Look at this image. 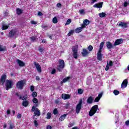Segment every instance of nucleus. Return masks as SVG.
<instances>
[{
	"label": "nucleus",
	"mask_w": 129,
	"mask_h": 129,
	"mask_svg": "<svg viewBox=\"0 0 129 129\" xmlns=\"http://www.w3.org/2000/svg\"><path fill=\"white\" fill-rule=\"evenodd\" d=\"M29 104H30V102L28 100H25L22 102V105L25 107H27Z\"/></svg>",
	"instance_id": "obj_23"
},
{
	"label": "nucleus",
	"mask_w": 129,
	"mask_h": 129,
	"mask_svg": "<svg viewBox=\"0 0 129 129\" xmlns=\"http://www.w3.org/2000/svg\"><path fill=\"white\" fill-rule=\"evenodd\" d=\"M103 46H104V42H102L100 44L98 52L97 53V59L98 61H102V49H103Z\"/></svg>",
	"instance_id": "obj_1"
},
{
	"label": "nucleus",
	"mask_w": 129,
	"mask_h": 129,
	"mask_svg": "<svg viewBox=\"0 0 129 129\" xmlns=\"http://www.w3.org/2000/svg\"><path fill=\"white\" fill-rule=\"evenodd\" d=\"M34 124L35 126V127H37V126H39V122H38V121L35 120L34 121Z\"/></svg>",
	"instance_id": "obj_39"
},
{
	"label": "nucleus",
	"mask_w": 129,
	"mask_h": 129,
	"mask_svg": "<svg viewBox=\"0 0 129 129\" xmlns=\"http://www.w3.org/2000/svg\"><path fill=\"white\" fill-rule=\"evenodd\" d=\"M31 24H32L33 25H37V22H36L34 21H31Z\"/></svg>",
	"instance_id": "obj_56"
},
{
	"label": "nucleus",
	"mask_w": 129,
	"mask_h": 129,
	"mask_svg": "<svg viewBox=\"0 0 129 129\" xmlns=\"http://www.w3.org/2000/svg\"><path fill=\"white\" fill-rule=\"evenodd\" d=\"M52 117V113L51 112H48L46 114V117L47 119H50Z\"/></svg>",
	"instance_id": "obj_28"
},
{
	"label": "nucleus",
	"mask_w": 129,
	"mask_h": 129,
	"mask_svg": "<svg viewBox=\"0 0 129 129\" xmlns=\"http://www.w3.org/2000/svg\"><path fill=\"white\" fill-rule=\"evenodd\" d=\"M36 106H33L32 107V112H34V116H40L41 115V111L39 110V108H36Z\"/></svg>",
	"instance_id": "obj_6"
},
{
	"label": "nucleus",
	"mask_w": 129,
	"mask_h": 129,
	"mask_svg": "<svg viewBox=\"0 0 129 129\" xmlns=\"http://www.w3.org/2000/svg\"><path fill=\"white\" fill-rule=\"evenodd\" d=\"M106 47H107V49H108V50L112 49L113 48L112 43L111 42H110V41H108L106 43Z\"/></svg>",
	"instance_id": "obj_15"
},
{
	"label": "nucleus",
	"mask_w": 129,
	"mask_h": 129,
	"mask_svg": "<svg viewBox=\"0 0 129 129\" xmlns=\"http://www.w3.org/2000/svg\"><path fill=\"white\" fill-rule=\"evenodd\" d=\"M7 74H4L2 75L0 78V85H4L6 83V80H7Z\"/></svg>",
	"instance_id": "obj_9"
},
{
	"label": "nucleus",
	"mask_w": 129,
	"mask_h": 129,
	"mask_svg": "<svg viewBox=\"0 0 129 129\" xmlns=\"http://www.w3.org/2000/svg\"><path fill=\"white\" fill-rule=\"evenodd\" d=\"M30 90H31V91H32L33 92V91H34V90H35V87H34V86H31L30 87Z\"/></svg>",
	"instance_id": "obj_49"
},
{
	"label": "nucleus",
	"mask_w": 129,
	"mask_h": 129,
	"mask_svg": "<svg viewBox=\"0 0 129 129\" xmlns=\"http://www.w3.org/2000/svg\"><path fill=\"white\" fill-rule=\"evenodd\" d=\"M46 129H52V126L50 125H48L46 126Z\"/></svg>",
	"instance_id": "obj_58"
},
{
	"label": "nucleus",
	"mask_w": 129,
	"mask_h": 129,
	"mask_svg": "<svg viewBox=\"0 0 129 129\" xmlns=\"http://www.w3.org/2000/svg\"><path fill=\"white\" fill-rule=\"evenodd\" d=\"M118 26H119V27H121V28L126 29V28H127V23L120 22V23H119Z\"/></svg>",
	"instance_id": "obj_16"
},
{
	"label": "nucleus",
	"mask_w": 129,
	"mask_h": 129,
	"mask_svg": "<svg viewBox=\"0 0 129 129\" xmlns=\"http://www.w3.org/2000/svg\"><path fill=\"white\" fill-rule=\"evenodd\" d=\"M17 31L16 29H12L11 30L8 36L9 38H12V37H14V36H15L17 34Z\"/></svg>",
	"instance_id": "obj_11"
},
{
	"label": "nucleus",
	"mask_w": 129,
	"mask_h": 129,
	"mask_svg": "<svg viewBox=\"0 0 129 129\" xmlns=\"http://www.w3.org/2000/svg\"><path fill=\"white\" fill-rule=\"evenodd\" d=\"M109 66L108 65V62L107 63V64L106 66V68L105 69V71H108V70L109 69Z\"/></svg>",
	"instance_id": "obj_45"
},
{
	"label": "nucleus",
	"mask_w": 129,
	"mask_h": 129,
	"mask_svg": "<svg viewBox=\"0 0 129 129\" xmlns=\"http://www.w3.org/2000/svg\"><path fill=\"white\" fill-rule=\"evenodd\" d=\"M103 5V2H100L98 4H95L93 7L94 8H97L98 9H101L102 6Z\"/></svg>",
	"instance_id": "obj_20"
},
{
	"label": "nucleus",
	"mask_w": 129,
	"mask_h": 129,
	"mask_svg": "<svg viewBox=\"0 0 129 129\" xmlns=\"http://www.w3.org/2000/svg\"><path fill=\"white\" fill-rule=\"evenodd\" d=\"M52 23H53V24H57V23H58V20L57 19V17H54L53 18Z\"/></svg>",
	"instance_id": "obj_35"
},
{
	"label": "nucleus",
	"mask_w": 129,
	"mask_h": 129,
	"mask_svg": "<svg viewBox=\"0 0 129 129\" xmlns=\"http://www.w3.org/2000/svg\"><path fill=\"white\" fill-rule=\"evenodd\" d=\"M89 51H88L85 48L83 49V51L82 52V55L83 57H87L89 55Z\"/></svg>",
	"instance_id": "obj_14"
},
{
	"label": "nucleus",
	"mask_w": 129,
	"mask_h": 129,
	"mask_svg": "<svg viewBox=\"0 0 129 129\" xmlns=\"http://www.w3.org/2000/svg\"><path fill=\"white\" fill-rule=\"evenodd\" d=\"M74 125V123H71L70 122L69 124V127H72V126H73Z\"/></svg>",
	"instance_id": "obj_51"
},
{
	"label": "nucleus",
	"mask_w": 129,
	"mask_h": 129,
	"mask_svg": "<svg viewBox=\"0 0 129 129\" xmlns=\"http://www.w3.org/2000/svg\"><path fill=\"white\" fill-rule=\"evenodd\" d=\"M66 116H67V114H64L63 115L60 116V117L59 118V121H63V120H64V119L66 118Z\"/></svg>",
	"instance_id": "obj_26"
},
{
	"label": "nucleus",
	"mask_w": 129,
	"mask_h": 129,
	"mask_svg": "<svg viewBox=\"0 0 129 129\" xmlns=\"http://www.w3.org/2000/svg\"><path fill=\"white\" fill-rule=\"evenodd\" d=\"M97 110H98V105H95L93 106L89 112V116H93L96 113Z\"/></svg>",
	"instance_id": "obj_3"
},
{
	"label": "nucleus",
	"mask_w": 129,
	"mask_h": 129,
	"mask_svg": "<svg viewBox=\"0 0 129 129\" xmlns=\"http://www.w3.org/2000/svg\"><path fill=\"white\" fill-rule=\"evenodd\" d=\"M87 102L89 104H92V103L93 102V98L92 96L89 97L87 99Z\"/></svg>",
	"instance_id": "obj_21"
},
{
	"label": "nucleus",
	"mask_w": 129,
	"mask_h": 129,
	"mask_svg": "<svg viewBox=\"0 0 129 129\" xmlns=\"http://www.w3.org/2000/svg\"><path fill=\"white\" fill-rule=\"evenodd\" d=\"M57 8H62V4L60 3H58L56 4Z\"/></svg>",
	"instance_id": "obj_48"
},
{
	"label": "nucleus",
	"mask_w": 129,
	"mask_h": 129,
	"mask_svg": "<svg viewBox=\"0 0 129 129\" xmlns=\"http://www.w3.org/2000/svg\"><path fill=\"white\" fill-rule=\"evenodd\" d=\"M38 50L40 53H42L44 51H45V48H44V47L42 48L41 47H39L38 48Z\"/></svg>",
	"instance_id": "obj_40"
},
{
	"label": "nucleus",
	"mask_w": 129,
	"mask_h": 129,
	"mask_svg": "<svg viewBox=\"0 0 129 129\" xmlns=\"http://www.w3.org/2000/svg\"><path fill=\"white\" fill-rule=\"evenodd\" d=\"M9 129H13V128H15V123H13L12 122H11L9 123Z\"/></svg>",
	"instance_id": "obj_29"
},
{
	"label": "nucleus",
	"mask_w": 129,
	"mask_h": 129,
	"mask_svg": "<svg viewBox=\"0 0 129 129\" xmlns=\"http://www.w3.org/2000/svg\"><path fill=\"white\" fill-rule=\"evenodd\" d=\"M23 10H22L20 8H17L16 9V14H17V15H22V14H23Z\"/></svg>",
	"instance_id": "obj_25"
},
{
	"label": "nucleus",
	"mask_w": 129,
	"mask_h": 129,
	"mask_svg": "<svg viewBox=\"0 0 129 129\" xmlns=\"http://www.w3.org/2000/svg\"><path fill=\"white\" fill-rule=\"evenodd\" d=\"M5 86H6V89L7 90H9V89H11V88H13V86H14V83H13V81L11 80H7Z\"/></svg>",
	"instance_id": "obj_7"
},
{
	"label": "nucleus",
	"mask_w": 129,
	"mask_h": 129,
	"mask_svg": "<svg viewBox=\"0 0 129 129\" xmlns=\"http://www.w3.org/2000/svg\"><path fill=\"white\" fill-rule=\"evenodd\" d=\"M36 39L37 37H36V36H32L30 37V40L32 41V42H35Z\"/></svg>",
	"instance_id": "obj_41"
},
{
	"label": "nucleus",
	"mask_w": 129,
	"mask_h": 129,
	"mask_svg": "<svg viewBox=\"0 0 129 129\" xmlns=\"http://www.w3.org/2000/svg\"><path fill=\"white\" fill-rule=\"evenodd\" d=\"M71 23V19H69L67 22L65 24V26H68V25H70V24Z\"/></svg>",
	"instance_id": "obj_37"
},
{
	"label": "nucleus",
	"mask_w": 129,
	"mask_h": 129,
	"mask_svg": "<svg viewBox=\"0 0 129 129\" xmlns=\"http://www.w3.org/2000/svg\"><path fill=\"white\" fill-rule=\"evenodd\" d=\"M127 83H128L127 80L125 79L121 84V88H125V87L127 86Z\"/></svg>",
	"instance_id": "obj_19"
},
{
	"label": "nucleus",
	"mask_w": 129,
	"mask_h": 129,
	"mask_svg": "<svg viewBox=\"0 0 129 129\" xmlns=\"http://www.w3.org/2000/svg\"><path fill=\"white\" fill-rule=\"evenodd\" d=\"M26 85V79H24L21 81H18L16 83V88H17L18 89H20V90H22L24 88V87Z\"/></svg>",
	"instance_id": "obj_2"
},
{
	"label": "nucleus",
	"mask_w": 129,
	"mask_h": 129,
	"mask_svg": "<svg viewBox=\"0 0 129 129\" xmlns=\"http://www.w3.org/2000/svg\"><path fill=\"white\" fill-rule=\"evenodd\" d=\"M69 79H70V77H69L64 78L62 80V83H65V82H67V81H68V80H69ZM61 83H62V82H61Z\"/></svg>",
	"instance_id": "obj_33"
},
{
	"label": "nucleus",
	"mask_w": 129,
	"mask_h": 129,
	"mask_svg": "<svg viewBox=\"0 0 129 129\" xmlns=\"http://www.w3.org/2000/svg\"><path fill=\"white\" fill-rule=\"evenodd\" d=\"M4 16H5V17H8V16H9V13L8 12H5L4 13Z\"/></svg>",
	"instance_id": "obj_53"
},
{
	"label": "nucleus",
	"mask_w": 129,
	"mask_h": 129,
	"mask_svg": "<svg viewBox=\"0 0 129 129\" xmlns=\"http://www.w3.org/2000/svg\"><path fill=\"white\" fill-rule=\"evenodd\" d=\"M22 117V114L18 113L17 114V118H21Z\"/></svg>",
	"instance_id": "obj_57"
},
{
	"label": "nucleus",
	"mask_w": 129,
	"mask_h": 129,
	"mask_svg": "<svg viewBox=\"0 0 129 129\" xmlns=\"http://www.w3.org/2000/svg\"><path fill=\"white\" fill-rule=\"evenodd\" d=\"M9 26L8 25H3L2 30H8Z\"/></svg>",
	"instance_id": "obj_43"
},
{
	"label": "nucleus",
	"mask_w": 129,
	"mask_h": 129,
	"mask_svg": "<svg viewBox=\"0 0 129 129\" xmlns=\"http://www.w3.org/2000/svg\"><path fill=\"white\" fill-rule=\"evenodd\" d=\"M71 96L69 94H62L61 95V98L64 99V100H66V99H70Z\"/></svg>",
	"instance_id": "obj_18"
},
{
	"label": "nucleus",
	"mask_w": 129,
	"mask_h": 129,
	"mask_svg": "<svg viewBox=\"0 0 129 129\" xmlns=\"http://www.w3.org/2000/svg\"><path fill=\"white\" fill-rule=\"evenodd\" d=\"M99 100H100V99L99 97H97L94 99V102H98V101H99Z\"/></svg>",
	"instance_id": "obj_44"
},
{
	"label": "nucleus",
	"mask_w": 129,
	"mask_h": 129,
	"mask_svg": "<svg viewBox=\"0 0 129 129\" xmlns=\"http://www.w3.org/2000/svg\"><path fill=\"white\" fill-rule=\"evenodd\" d=\"M102 93H101L100 94H98V97L100 99V98H101V97H102Z\"/></svg>",
	"instance_id": "obj_54"
},
{
	"label": "nucleus",
	"mask_w": 129,
	"mask_h": 129,
	"mask_svg": "<svg viewBox=\"0 0 129 129\" xmlns=\"http://www.w3.org/2000/svg\"><path fill=\"white\" fill-rule=\"evenodd\" d=\"M7 113L8 115L11 114V110L10 109L7 110Z\"/></svg>",
	"instance_id": "obj_59"
},
{
	"label": "nucleus",
	"mask_w": 129,
	"mask_h": 129,
	"mask_svg": "<svg viewBox=\"0 0 129 129\" xmlns=\"http://www.w3.org/2000/svg\"><path fill=\"white\" fill-rule=\"evenodd\" d=\"M40 77H39L38 76H36V80H37V81H40Z\"/></svg>",
	"instance_id": "obj_60"
},
{
	"label": "nucleus",
	"mask_w": 129,
	"mask_h": 129,
	"mask_svg": "<svg viewBox=\"0 0 129 129\" xmlns=\"http://www.w3.org/2000/svg\"><path fill=\"white\" fill-rule=\"evenodd\" d=\"M32 101L33 102V103H35L36 104V106H38V99L36 98H34L32 99Z\"/></svg>",
	"instance_id": "obj_30"
},
{
	"label": "nucleus",
	"mask_w": 129,
	"mask_h": 129,
	"mask_svg": "<svg viewBox=\"0 0 129 129\" xmlns=\"http://www.w3.org/2000/svg\"><path fill=\"white\" fill-rule=\"evenodd\" d=\"M127 5H128V3H127L126 2H125L123 4V7H127Z\"/></svg>",
	"instance_id": "obj_55"
},
{
	"label": "nucleus",
	"mask_w": 129,
	"mask_h": 129,
	"mask_svg": "<svg viewBox=\"0 0 129 129\" xmlns=\"http://www.w3.org/2000/svg\"><path fill=\"white\" fill-rule=\"evenodd\" d=\"M79 12L80 14H81V15H82L83 14H84V10H83V9L79 10Z\"/></svg>",
	"instance_id": "obj_52"
},
{
	"label": "nucleus",
	"mask_w": 129,
	"mask_h": 129,
	"mask_svg": "<svg viewBox=\"0 0 129 129\" xmlns=\"http://www.w3.org/2000/svg\"><path fill=\"white\" fill-rule=\"evenodd\" d=\"M123 43V40L122 38L118 39L115 40L113 45L114 46H118V45H120V44H122Z\"/></svg>",
	"instance_id": "obj_12"
},
{
	"label": "nucleus",
	"mask_w": 129,
	"mask_h": 129,
	"mask_svg": "<svg viewBox=\"0 0 129 129\" xmlns=\"http://www.w3.org/2000/svg\"><path fill=\"white\" fill-rule=\"evenodd\" d=\"M125 123L126 125H129V120H126L125 122Z\"/></svg>",
	"instance_id": "obj_62"
},
{
	"label": "nucleus",
	"mask_w": 129,
	"mask_h": 129,
	"mask_svg": "<svg viewBox=\"0 0 129 129\" xmlns=\"http://www.w3.org/2000/svg\"><path fill=\"white\" fill-rule=\"evenodd\" d=\"M74 32H75L74 30H70L69 32L68 33V36L69 37L71 36V35H73V34H74Z\"/></svg>",
	"instance_id": "obj_32"
},
{
	"label": "nucleus",
	"mask_w": 129,
	"mask_h": 129,
	"mask_svg": "<svg viewBox=\"0 0 129 129\" xmlns=\"http://www.w3.org/2000/svg\"><path fill=\"white\" fill-rule=\"evenodd\" d=\"M60 102V101L58 100H56L55 101V103L56 104H58V103H59Z\"/></svg>",
	"instance_id": "obj_64"
},
{
	"label": "nucleus",
	"mask_w": 129,
	"mask_h": 129,
	"mask_svg": "<svg viewBox=\"0 0 129 129\" xmlns=\"http://www.w3.org/2000/svg\"><path fill=\"white\" fill-rule=\"evenodd\" d=\"M83 24H82V26H83V28L84 29L86 28V26H88L89 25V23H90V21L87 19H85L83 21Z\"/></svg>",
	"instance_id": "obj_13"
},
{
	"label": "nucleus",
	"mask_w": 129,
	"mask_h": 129,
	"mask_svg": "<svg viewBox=\"0 0 129 129\" xmlns=\"http://www.w3.org/2000/svg\"><path fill=\"white\" fill-rule=\"evenodd\" d=\"M38 16H43V13L41 12H38Z\"/></svg>",
	"instance_id": "obj_61"
},
{
	"label": "nucleus",
	"mask_w": 129,
	"mask_h": 129,
	"mask_svg": "<svg viewBox=\"0 0 129 129\" xmlns=\"http://www.w3.org/2000/svg\"><path fill=\"white\" fill-rule=\"evenodd\" d=\"M56 73V70L55 69H53L52 71H51V74H52V75H54Z\"/></svg>",
	"instance_id": "obj_50"
},
{
	"label": "nucleus",
	"mask_w": 129,
	"mask_h": 129,
	"mask_svg": "<svg viewBox=\"0 0 129 129\" xmlns=\"http://www.w3.org/2000/svg\"><path fill=\"white\" fill-rule=\"evenodd\" d=\"M84 90L82 89H79L78 90V94H82L83 93Z\"/></svg>",
	"instance_id": "obj_38"
},
{
	"label": "nucleus",
	"mask_w": 129,
	"mask_h": 129,
	"mask_svg": "<svg viewBox=\"0 0 129 129\" xmlns=\"http://www.w3.org/2000/svg\"><path fill=\"white\" fill-rule=\"evenodd\" d=\"M53 114L55 115H56V114H58V110H57V109L55 108L53 110Z\"/></svg>",
	"instance_id": "obj_46"
},
{
	"label": "nucleus",
	"mask_w": 129,
	"mask_h": 129,
	"mask_svg": "<svg viewBox=\"0 0 129 129\" xmlns=\"http://www.w3.org/2000/svg\"><path fill=\"white\" fill-rule=\"evenodd\" d=\"M82 29H84L83 26L81 25V27H78L77 29H76L75 30V32L76 33V34H78L79 33H80V32H81V31H82Z\"/></svg>",
	"instance_id": "obj_24"
},
{
	"label": "nucleus",
	"mask_w": 129,
	"mask_h": 129,
	"mask_svg": "<svg viewBox=\"0 0 129 129\" xmlns=\"http://www.w3.org/2000/svg\"><path fill=\"white\" fill-rule=\"evenodd\" d=\"M113 65V62H112L111 60H110L108 63V66L111 67Z\"/></svg>",
	"instance_id": "obj_47"
},
{
	"label": "nucleus",
	"mask_w": 129,
	"mask_h": 129,
	"mask_svg": "<svg viewBox=\"0 0 129 129\" xmlns=\"http://www.w3.org/2000/svg\"><path fill=\"white\" fill-rule=\"evenodd\" d=\"M17 63L20 67H24L25 65V62L20 59H17Z\"/></svg>",
	"instance_id": "obj_22"
},
{
	"label": "nucleus",
	"mask_w": 129,
	"mask_h": 129,
	"mask_svg": "<svg viewBox=\"0 0 129 129\" xmlns=\"http://www.w3.org/2000/svg\"><path fill=\"white\" fill-rule=\"evenodd\" d=\"M114 95H118L119 94V91L116 90H114L113 91Z\"/></svg>",
	"instance_id": "obj_42"
},
{
	"label": "nucleus",
	"mask_w": 129,
	"mask_h": 129,
	"mask_svg": "<svg viewBox=\"0 0 129 129\" xmlns=\"http://www.w3.org/2000/svg\"><path fill=\"white\" fill-rule=\"evenodd\" d=\"M73 56L75 59L78 58V46L75 45L72 47Z\"/></svg>",
	"instance_id": "obj_5"
},
{
	"label": "nucleus",
	"mask_w": 129,
	"mask_h": 129,
	"mask_svg": "<svg viewBox=\"0 0 129 129\" xmlns=\"http://www.w3.org/2000/svg\"><path fill=\"white\" fill-rule=\"evenodd\" d=\"M42 28H43V29H44V30H47V29H48V26H44L43 27H42Z\"/></svg>",
	"instance_id": "obj_63"
},
{
	"label": "nucleus",
	"mask_w": 129,
	"mask_h": 129,
	"mask_svg": "<svg viewBox=\"0 0 129 129\" xmlns=\"http://www.w3.org/2000/svg\"><path fill=\"white\" fill-rule=\"evenodd\" d=\"M15 95H17L18 97H19V99H21L22 100L26 101L28 98L26 96H22L21 95L19 94V93H16Z\"/></svg>",
	"instance_id": "obj_17"
},
{
	"label": "nucleus",
	"mask_w": 129,
	"mask_h": 129,
	"mask_svg": "<svg viewBox=\"0 0 129 129\" xmlns=\"http://www.w3.org/2000/svg\"><path fill=\"white\" fill-rule=\"evenodd\" d=\"M82 100L81 99L79 100V103L77 105L76 107V113L78 114L80 112V110H81V108L82 107Z\"/></svg>",
	"instance_id": "obj_8"
},
{
	"label": "nucleus",
	"mask_w": 129,
	"mask_h": 129,
	"mask_svg": "<svg viewBox=\"0 0 129 129\" xmlns=\"http://www.w3.org/2000/svg\"><path fill=\"white\" fill-rule=\"evenodd\" d=\"M87 49L89 52H91V51L93 50V46H92V45H89L88 46Z\"/></svg>",
	"instance_id": "obj_36"
},
{
	"label": "nucleus",
	"mask_w": 129,
	"mask_h": 129,
	"mask_svg": "<svg viewBox=\"0 0 129 129\" xmlns=\"http://www.w3.org/2000/svg\"><path fill=\"white\" fill-rule=\"evenodd\" d=\"M99 16L100 18H104V17H105V16H106V14L105 13L102 12L101 13H99Z\"/></svg>",
	"instance_id": "obj_34"
},
{
	"label": "nucleus",
	"mask_w": 129,
	"mask_h": 129,
	"mask_svg": "<svg viewBox=\"0 0 129 129\" xmlns=\"http://www.w3.org/2000/svg\"><path fill=\"white\" fill-rule=\"evenodd\" d=\"M5 51H7V46L0 45V52H5Z\"/></svg>",
	"instance_id": "obj_27"
},
{
	"label": "nucleus",
	"mask_w": 129,
	"mask_h": 129,
	"mask_svg": "<svg viewBox=\"0 0 129 129\" xmlns=\"http://www.w3.org/2000/svg\"><path fill=\"white\" fill-rule=\"evenodd\" d=\"M32 96L33 97V98H36V97L38 96V93H37V92H33Z\"/></svg>",
	"instance_id": "obj_31"
},
{
	"label": "nucleus",
	"mask_w": 129,
	"mask_h": 129,
	"mask_svg": "<svg viewBox=\"0 0 129 129\" xmlns=\"http://www.w3.org/2000/svg\"><path fill=\"white\" fill-rule=\"evenodd\" d=\"M33 64H34V66H35L37 71H38V72H39V73H41V72H42V68H41V66H40V64H39V63L34 61L33 62Z\"/></svg>",
	"instance_id": "obj_10"
},
{
	"label": "nucleus",
	"mask_w": 129,
	"mask_h": 129,
	"mask_svg": "<svg viewBox=\"0 0 129 129\" xmlns=\"http://www.w3.org/2000/svg\"><path fill=\"white\" fill-rule=\"evenodd\" d=\"M58 63L59 64L57 66V70L59 72H61L62 69H64L65 68V62L64 61V60L60 59H59Z\"/></svg>",
	"instance_id": "obj_4"
}]
</instances>
